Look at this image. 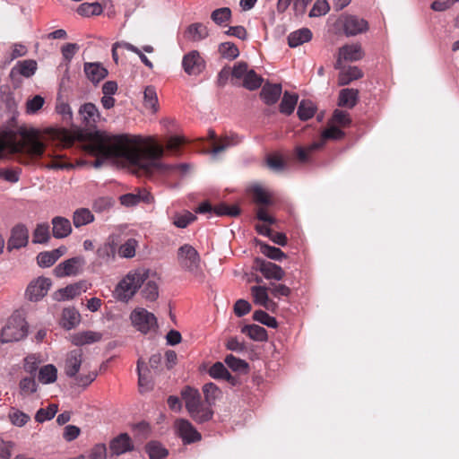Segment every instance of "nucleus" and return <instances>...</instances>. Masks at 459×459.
I'll use <instances>...</instances> for the list:
<instances>
[{
  "mask_svg": "<svg viewBox=\"0 0 459 459\" xmlns=\"http://www.w3.org/2000/svg\"><path fill=\"white\" fill-rule=\"evenodd\" d=\"M91 151L98 159L93 167L100 168L102 160H111L131 168L135 173L150 176L166 173L174 167L162 163L164 147L152 138L139 135H113L98 132L91 143Z\"/></svg>",
  "mask_w": 459,
  "mask_h": 459,
  "instance_id": "1",
  "label": "nucleus"
},
{
  "mask_svg": "<svg viewBox=\"0 0 459 459\" xmlns=\"http://www.w3.org/2000/svg\"><path fill=\"white\" fill-rule=\"evenodd\" d=\"M149 270L136 268L129 271L117 283L115 296L118 300L128 301L137 292L143 282L148 279Z\"/></svg>",
  "mask_w": 459,
  "mask_h": 459,
  "instance_id": "2",
  "label": "nucleus"
},
{
  "mask_svg": "<svg viewBox=\"0 0 459 459\" xmlns=\"http://www.w3.org/2000/svg\"><path fill=\"white\" fill-rule=\"evenodd\" d=\"M181 396L188 413L195 421L202 423L212 418V411L203 406L201 395L197 389L186 386L181 391Z\"/></svg>",
  "mask_w": 459,
  "mask_h": 459,
  "instance_id": "3",
  "label": "nucleus"
},
{
  "mask_svg": "<svg viewBox=\"0 0 459 459\" xmlns=\"http://www.w3.org/2000/svg\"><path fill=\"white\" fill-rule=\"evenodd\" d=\"M178 263L182 270L203 280L204 273L202 268V261L197 250L189 244L181 246L177 254Z\"/></svg>",
  "mask_w": 459,
  "mask_h": 459,
  "instance_id": "4",
  "label": "nucleus"
},
{
  "mask_svg": "<svg viewBox=\"0 0 459 459\" xmlns=\"http://www.w3.org/2000/svg\"><path fill=\"white\" fill-rule=\"evenodd\" d=\"M21 138L14 142L13 150L24 152L31 157H40L44 152V144L39 140V133L33 128H20Z\"/></svg>",
  "mask_w": 459,
  "mask_h": 459,
  "instance_id": "5",
  "label": "nucleus"
},
{
  "mask_svg": "<svg viewBox=\"0 0 459 459\" xmlns=\"http://www.w3.org/2000/svg\"><path fill=\"white\" fill-rule=\"evenodd\" d=\"M27 333L28 325L24 316L21 312L15 311L7 319L1 331L0 342H18L23 339L27 335Z\"/></svg>",
  "mask_w": 459,
  "mask_h": 459,
  "instance_id": "6",
  "label": "nucleus"
},
{
  "mask_svg": "<svg viewBox=\"0 0 459 459\" xmlns=\"http://www.w3.org/2000/svg\"><path fill=\"white\" fill-rule=\"evenodd\" d=\"M232 80L234 83L239 84L249 91L258 89L263 83V78L253 69H249L245 62H238L234 65L231 70Z\"/></svg>",
  "mask_w": 459,
  "mask_h": 459,
  "instance_id": "7",
  "label": "nucleus"
},
{
  "mask_svg": "<svg viewBox=\"0 0 459 459\" xmlns=\"http://www.w3.org/2000/svg\"><path fill=\"white\" fill-rule=\"evenodd\" d=\"M130 320L133 326L144 334L158 329L156 316L143 307L134 308L130 314Z\"/></svg>",
  "mask_w": 459,
  "mask_h": 459,
  "instance_id": "8",
  "label": "nucleus"
},
{
  "mask_svg": "<svg viewBox=\"0 0 459 459\" xmlns=\"http://www.w3.org/2000/svg\"><path fill=\"white\" fill-rule=\"evenodd\" d=\"M336 24L342 28L348 37L363 33L368 29V23L366 20L351 14L341 15L336 21Z\"/></svg>",
  "mask_w": 459,
  "mask_h": 459,
  "instance_id": "9",
  "label": "nucleus"
},
{
  "mask_svg": "<svg viewBox=\"0 0 459 459\" xmlns=\"http://www.w3.org/2000/svg\"><path fill=\"white\" fill-rule=\"evenodd\" d=\"M51 285L52 281L49 278L38 277L29 283L25 295L30 301H39L48 294Z\"/></svg>",
  "mask_w": 459,
  "mask_h": 459,
  "instance_id": "10",
  "label": "nucleus"
},
{
  "mask_svg": "<svg viewBox=\"0 0 459 459\" xmlns=\"http://www.w3.org/2000/svg\"><path fill=\"white\" fill-rule=\"evenodd\" d=\"M85 259L83 256H74L60 263L54 269V273L56 277L63 278L65 276H74L81 273Z\"/></svg>",
  "mask_w": 459,
  "mask_h": 459,
  "instance_id": "11",
  "label": "nucleus"
},
{
  "mask_svg": "<svg viewBox=\"0 0 459 459\" xmlns=\"http://www.w3.org/2000/svg\"><path fill=\"white\" fill-rule=\"evenodd\" d=\"M364 56L363 49L360 44H346L340 48L338 57L334 65L335 69H341L342 61L355 62L362 59Z\"/></svg>",
  "mask_w": 459,
  "mask_h": 459,
  "instance_id": "12",
  "label": "nucleus"
},
{
  "mask_svg": "<svg viewBox=\"0 0 459 459\" xmlns=\"http://www.w3.org/2000/svg\"><path fill=\"white\" fill-rule=\"evenodd\" d=\"M182 67L188 75H198L205 68V62L197 50H192L183 56Z\"/></svg>",
  "mask_w": 459,
  "mask_h": 459,
  "instance_id": "13",
  "label": "nucleus"
},
{
  "mask_svg": "<svg viewBox=\"0 0 459 459\" xmlns=\"http://www.w3.org/2000/svg\"><path fill=\"white\" fill-rule=\"evenodd\" d=\"M175 429L177 434L182 438L184 443H193L201 439V434L194 426L185 419H178L175 421Z\"/></svg>",
  "mask_w": 459,
  "mask_h": 459,
  "instance_id": "14",
  "label": "nucleus"
},
{
  "mask_svg": "<svg viewBox=\"0 0 459 459\" xmlns=\"http://www.w3.org/2000/svg\"><path fill=\"white\" fill-rule=\"evenodd\" d=\"M117 242L115 238L109 237L106 242L100 245L96 255L100 265L109 264L116 260Z\"/></svg>",
  "mask_w": 459,
  "mask_h": 459,
  "instance_id": "15",
  "label": "nucleus"
},
{
  "mask_svg": "<svg viewBox=\"0 0 459 459\" xmlns=\"http://www.w3.org/2000/svg\"><path fill=\"white\" fill-rule=\"evenodd\" d=\"M83 360V352L81 349H75L66 354L64 370L67 377H75L80 371Z\"/></svg>",
  "mask_w": 459,
  "mask_h": 459,
  "instance_id": "16",
  "label": "nucleus"
},
{
  "mask_svg": "<svg viewBox=\"0 0 459 459\" xmlns=\"http://www.w3.org/2000/svg\"><path fill=\"white\" fill-rule=\"evenodd\" d=\"M256 264L259 272L268 280L281 281L285 276L283 269L276 264L257 259Z\"/></svg>",
  "mask_w": 459,
  "mask_h": 459,
  "instance_id": "17",
  "label": "nucleus"
},
{
  "mask_svg": "<svg viewBox=\"0 0 459 459\" xmlns=\"http://www.w3.org/2000/svg\"><path fill=\"white\" fill-rule=\"evenodd\" d=\"M29 241V230L24 225H17L13 230L8 240L9 249H19L25 247Z\"/></svg>",
  "mask_w": 459,
  "mask_h": 459,
  "instance_id": "18",
  "label": "nucleus"
},
{
  "mask_svg": "<svg viewBox=\"0 0 459 459\" xmlns=\"http://www.w3.org/2000/svg\"><path fill=\"white\" fill-rule=\"evenodd\" d=\"M86 290V283L84 281H79L56 291L54 293V299L58 301L71 299L85 292Z\"/></svg>",
  "mask_w": 459,
  "mask_h": 459,
  "instance_id": "19",
  "label": "nucleus"
},
{
  "mask_svg": "<svg viewBox=\"0 0 459 459\" xmlns=\"http://www.w3.org/2000/svg\"><path fill=\"white\" fill-rule=\"evenodd\" d=\"M86 77L94 84L99 83L108 75V70L98 62H86L83 65Z\"/></svg>",
  "mask_w": 459,
  "mask_h": 459,
  "instance_id": "20",
  "label": "nucleus"
},
{
  "mask_svg": "<svg viewBox=\"0 0 459 459\" xmlns=\"http://www.w3.org/2000/svg\"><path fill=\"white\" fill-rule=\"evenodd\" d=\"M65 253L66 247L64 246L51 251L41 252L37 255V263L39 267H50Z\"/></svg>",
  "mask_w": 459,
  "mask_h": 459,
  "instance_id": "21",
  "label": "nucleus"
},
{
  "mask_svg": "<svg viewBox=\"0 0 459 459\" xmlns=\"http://www.w3.org/2000/svg\"><path fill=\"white\" fill-rule=\"evenodd\" d=\"M209 36L208 28L201 23L195 22L186 27L184 37L191 42H199L205 39Z\"/></svg>",
  "mask_w": 459,
  "mask_h": 459,
  "instance_id": "22",
  "label": "nucleus"
},
{
  "mask_svg": "<svg viewBox=\"0 0 459 459\" xmlns=\"http://www.w3.org/2000/svg\"><path fill=\"white\" fill-rule=\"evenodd\" d=\"M102 333L96 331H82L71 335L70 340L76 346L92 344L101 341Z\"/></svg>",
  "mask_w": 459,
  "mask_h": 459,
  "instance_id": "23",
  "label": "nucleus"
},
{
  "mask_svg": "<svg viewBox=\"0 0 459 459\" xmlns=\"http://www.w3.org/2000/svg\"><path fill=\"white\" fill-rule=\"evenodd\" d=\"M120 202L125 206H133L141 202L151 204L153 202V196L146 189H142L136 194L130 193L121 195Z\"/></svg>",
  "mask_w": 459,
  "mask_h": 459,
  "instance_id": "24",
  "label": "nucleus"
},
{
  "mask_svg": "<svg viewBox=\"0 0 459 459\" xmlns=\"http://www.w3.org/2000/svg\"><path fill=\"white\" fill-rule=\"evenodd\" d=\"M112 455H120L134 449V445L129 436L126 433L115 437L109 445Z\"/></svg>",
  "mask_w": 459,
  "mask_h": 459,
  "instance_id": "25",
  "label": "nucleus"
},
{
  "mask_svg": "<svg viewBox=\"0 0 459 459\" xmlns=\"http://www.w3.org/2000/svg\"><path fill=\"white\" fill-rule=\"evenodd\" d=\"M240 142V137L234 134L230 135L226 134L219 138L217 141L212 143V150L211 152L212 157L215 158L219 153L238 144Z\"/></svg>",
  "mask_w": 459,
  "mask_h": 459,
  "instance_id": "26",
  "label": "nucleus"
},
{
  "mask_svg": "<svg viewBox=\"0 0 459 459\" xmlns=\"http://www.w3.org/2000/svg\"><path fill=\"white\" fill-rule=\"evenodd\" d=\"M53 236L56 238H64L72 232V225L68 219L61 216L54 217L51 221Z\"/></svg>",
  "mask_w": 459,
  "mask_h": 459,
  "instance_id": "27",
  "label": "nucleus"
},
{
  "mask_svg": "<svg viewBox=\"0 0 459 459\" xmlns=\"http://www.w3.org/2000/svg\"><path fill=\"white\" fill-rule=\"evenodd\" d=\"M251 293L255 304L262 306L268 310H273L276 307V304L269 299L266 287L253 286L251 288Z\"/></svg>",
  "mask_w": 459,
  "mask_h": 459,
  "instance_id": "28",
  "label": "nucleus"
},
{
  "mask_svg": "<svg viewBox=\"0 0 459 459\" xmlns=\"http://www.w3.org/2000/svg\"><path fill=\"white\" fill-rule=\"evenodd\" d=\"M79 114L87 126H94L100 121V114L97 107L92 103H85L81 106Z\"/></svg>",
  "mask_w": 459,
  "mask_h": 459,
  "instance_id": "29",
  "label": "nucleus"
},
{
  "mask_svg": "<svg viewBox=\"0 0 459 459\" xmlns=\"http://www.w3.org/2000/svg\"><path fill=\"white\" fill-rule=\"evenodd\" d=\"M338 76V84L341 86L347 85L354 80H358L363 76L362 71L358 66L342 67L341 65Z\"/></svg>",
  "mask_w": 459,
  "mask_h": 459,
  "instance_id": "30",
  "label": "nucleus"
},
{
  "mask_svg": "<svg viewBox=\"0 0 459 459\" xmlns=\"http://www.w3.org/2000/svg\"><path fill=\"white\" fill-rule=\"evenodd\" d=\"M37 70V63L34 60L27 59L18 62L11 70V76L21 74L26 78L31 77Z\"/></svg>",
  "mask_w": 459,
  "mask_h": 459,
  "instance_id": "31",
  "label": "nucleus"
},
{
  "mask_svg": "<svg viewBox=\"0 0 459 459\" xmlns=\"http://www.w3.org/2000/svg\"><path fill=\"white\" fill-rule=\"evenodd\" d=\"M281 94V84H270L266 83L264 85L260 96L262 100L267 104L272 105L277 102Z\"/></svg>",
  "mask_w": 459,
  "mask_h": 459,
  "instance_id": "32",
  "label": "nucleus"
},
{
  "mask_svg": "<svg viewBox=\"0 0 459 459\" xmlns=\"http://www.w3.org/2000/svg\"><path fill=\"white\" fill-rule=\"evenodd\" d=\"M81 316L74 307L65 308L62 312L60 325L66 330H71L79 325Z\"/></svg>",
  "mask_w": 459,
  "mask_h": 459,
  "instance_id": "33",
  "label": "nucleus"
},
{
  "mask_svg": "<svg viewBox=\"0 0 459 459\" xmlns=\"http://www.w3.org/2000/svg\"><path fill=\"white\" fill-rule=\"evenodd\" d=\"M312 39V32L307 28H302L291 32L288 36V43L290 48L299 47Z\"/></svg>",
  "mask_w": 459,
  "mask_h": 459,
  "instance_id": "34",
  "label": "nucleus"
},
{
  "mask_svg": "<svg viewBox=\"0 0 459 459\" xmlns=\"http://www.w3.org/2000/svg\"><path fill=\"white\" fill-rule=\"evenodd\" d=\"M137 371L139 377L138 384L140 391L143 393L151 390L152 387V383L149 375L150 371L144 365V362L141 359H139L137 363Z\"/></svg>",
  "mask_w": 459,
  "mask_h": 459,
  "instance_id": "35",
  "label": "nucleus"
},
{
  "mask_svg": "<svg viewBox=\"0 0 459 459\" xmlns=\"http://www.w3.org/2000/svg\"><path fill=\"white\" fill-rule=\"evenodd\" d=\"M142 286V295L145 299L153 301L158 298V283L156 281V278L153 275L151 276L149 273L148 279L143 282Z\"/></svg>",
  "mask_w": 459,
  "mask_h": 459,
  "instance_id": "36",
  "label": "nucleus"
},
{
  "mask_svg": "<svg viewBox=\"0 0 459 459\" xmlns=\"http://www.w3.org/2000/svg\"><path fill=\"white\" fill-rule=\"evenodd\" d=\"M143 105L152 113H156L159 108L158 96L154 87L147 86L143 91Z\"/></svg>",
  "mask_w": 459,
  "mask_h": 459,
  "instance_id": "37",
  "label": "nucleus"
},
{
  "mask_svg": "<svg viewBox=\"0 0 459 459\" xmlns=\"http://www.w3.org/2000/svg\"><path fill=\"white\" fill-rule=\"evenodd\" d=\"M57 369L52 364L43 366L39 370L38 379L43 385L52 384L56 381Z\"/></svg>",
  "mask_w": 459,
  "mask_h": 459,
  "instance_id": "38",
  "label": "nucleus"
},
{
  "mask_svg": "<svg viewBox=\"0 0 459 459\" xmlns=\"http://www.w3.org/2000/svg\"><path fill=\"white\" fill-rule=\"evenodd\" d=\"M359 91L355 89H343L339 94V106L353 108L358 101Z\"/></svg>",
  "mask_w": 459,
  "mask_h": 459,
  "instance_id": "39",
  "label": "nucleus"
},
{
  "mask_svg": "<svg viewBox=\"0 0 459 459\" xmlns=\"http://www.w3.org/2000/svg\"><path fill=\"white\" fill-rule=\"evenodd\" d=\"M94 221L91 212L85 208H81L74 212L73 222L75 228L89 224Z\"/></svg>",
  "mask_w": 459,
  "mask_h": 459,
  "instance_id": "40",
  "label": "nucleus"
},
{
  "mask_svg": "<svg viewBox=\"0 0 459 459\" xmlns=\"http://www.w3.org/2000/svg\"><path fill=\"white\" fill-rule=\"evenodd\" d=\"M8 419L13 426L22 428L29 422L30 417L18 408L12 407L8 412Z\"/></svg>",
  "mask_w": 459,
  "mask_h": 459,
  "instance_id": "41",
  "label": "nucleus"
},
{
  "mask_svg": "<svg viewBox=\"0 0 459 459\" xmlns=\"http://www.w3.org/2000/svg\"><path fill=\"white\" fill-rule=\"evenodd\" d=\"M298 100L299 96L297 94L286 91L280 104V111L285 115H290L294 111Z\"/></svg>",
  "mask_w": 459,
  "mask_h": 459,
  "instance_id": "42",
  "label": "nucleus"
},
{
  "mask_svg": "<svg viewBox=\"0 0 459 459\" xmlns=\"http://www.w3.org/2000/svg\"><path fill=\"white\" fill-rule=\"evenodd\" d=\"M242 333L247 334L252 340L262 342L266 340V330L257 325H246L242 329Z\"/></svg>",
  "mask_w": 459,
  "mask_h": 459,
  "instance_id": "43",
  "label": "nucleus"
},
{
  "mask_svg": "<svg viewBox=\"0 0 459 459\" xmlns=\"http://www.w3.org/2000/svg\"><path fill=\"white\" fill-rule=\"evenodd\" d=\"M137 247V240L134 238H129L118 247V255L123 258H133L135 255Z\"/></svg>",
  "mask_w": 459,
  "mask_h": 459,
  "instance_id": "44",
  "label": "nucleus"
},
{
  "mask_svg": "<svg viewBox=\"0 0 459 459\" xmlns=\"http://www.w3.org/2000/svg\"><path fill=\"white\" fill-rule=\"evenodd\" d=\"M206 403L211 406L221 397V390L213 383H207L203 386Z\"/></svg>",
  "mask_w": 459,
  "mask_h": 459,
  "instance_id": "45",
  "label": "nucleus"
},
{
  "mask_svg": "<svg viewBox=\"0 0 459 459\" xmlns=\"http://www.w3.org/2000/svg\"><path fill=\"white\" fill-rule=\"evenodd\" d=\"M253 197L256 204L269 205L272 204L270 193L261 186H254L252 187Z\"/></svg>",
  "mask_w": 459,
  "mask_h": 459,
  "instance_id": "46",
  "label": "nucleus"
},
{
  "mask_svg": "<svg viewBox=\"0 0 459 459\" xmlns=\"http://www.w3.org/2000/svg\"><path fill=\"white\" fill-rule=\"evenodd\" d=\"M102 6L100 3H83L79 5L77 12L82 16L99 15L102 13Z\"/></svg>",
  "mask_w": 459,
  "mask_h": 459,
  "instance_id": "47",
  "label": "nucleus"
},
{
  "mask_svg": "<svg viewBox=\"0 0 459 459\" xmlns=\"http://www.w3.org/2000/svg\"><path fill=\"white\" fill-rule=\"evenodd\" d=\"M50 238L49 226L47 223L38 224L33 232V243H47Z\"/></svg>",
  "mask_w": 459,
  "mask_h": 459,
  "instance_id": "48",
  "label": "nucleus"
},
{
  "mask_svg": "<svg viewBox=\"0 0 459 459\" xmlns=\"http://www.w3.org/2000/svg\"><path fill=\"white\" fill-rule=\"evenodd\" d=\"M146 452L150 459H162L167 456L168 451L158 442H150L146 446Z\"/></svg>",
  "mask_w": 459,
  "mask_h": 459,
  "instance_id": "49",
  "label": "nucleus"
},
{
  "mask_svg": "<svg viewBox=\"0 0 459 459\" xmlns=\"http://www.w3.org/2000/svg\"><path fill=\"white\" fill-rule=\"evenodd\" d=\"M316 112L315 105L309 100H302L298 108V116L301 120L311 118Z\"/></svg>",
  "mask_w": 459,
  "mask_h": 459,
  "instance_id": "50",
  "label": "nucleus"
},
{
  "mask_svg": "<svg viewBox=\"0 0 459 459\" xmlns=\"http://www.w3.org/2000/svg\"><path fill=\"white\" fill-rule=\"evenodd\" d=\"M231 17V11L228 7H221L214 10L211 14V19L217 25H224L227 22L230 21Z\"/></svg>",
  "mask_w": 459,
  "mask_h": 459,
  "instance_id": "51",
  "label": "nucleus"
},
{
  "mask_svg": "<svg viewBox=\"0 0 459 459\" xmlns=\"http://www.w3.org/2000/svg\"><path fill=\"white\" fill-rule=\"evenodd\" d=\"M57 410H58V407L56 404H55V403L49 404L47 408H41L37 411V413L35 415V420L40 423H42L46 420H49L52 418H54V416L57 412Z\"/></svg>",
  "mask_w": 459,
  "mask_h": 459,
  "instance_id": "52",
  "label": "nucleus"
},
{
  "mask_svg": "<svg viewBox=\"0 0 459 459\" xmlns=\"http://www.w3.org/2000/svg\"><path fill=\"white\" fill-rule=\"evenodd\" d=\"M260 249L264 255L273 260L281 261L286 256L280 248L264 243H260Z\"/></svg>",
  "mask_w": 459,
  "mask_h": 459,
  "instance_id": "53",
  "label": "nucleus"
},
{
  "mask_svg": "<svg viewBox=\"0 0 459 459\" xmlns=\"http://www.w3.org/2000/svg\"><path fill=\"white\" fill-rule=\"evenodd\" d=\"M324 143H325L324 140L321 139L318 142H315V143L309 144L306 148L298 147L297 148V155H298L299 160L302 162L307 161L308 159L309 153L321 148L324 145Z\"/></svg>",
  "mask_w": 459,
  "mask_h": 459,
  "instance_id": "54",
  "label": "nucleus"
},
{
  "mask_svg": "<svg viewBox=\"0 0 459 459\" xmlns=\"http://www.w3.org/2000/svg\"><path fill=\"white\" fill-rule=\"evenodd\" d=\"M209 375L215 379H230L231 377L221 362L214 363L209 369Z\"/></svg>",
  "mask_w": 459,
  "mask_h": 459,
  "instance_id": "55",
  "label": "nucleus"
},
{
  "mask_svg": "<svg viewBox=\"0 0 459 459\" xmlns=\"http://www.w3.org/2000/svg\"><path fill=\"white\" fill-rule=\"evenodd\" d=\"M45 100L40 95H35L26 101V113L33 115L37 113L44 105Z\"/></svg>",
  "mask_w": 459,
  "mask_h": 459,
  "instance_id": "56",
  "label": "nucleus"
},
{
  "mask_svg": "<svg viewBox=\"0 0 459 459\" xmlns=\"http://www.w3.org/2000/svg\"><path fill=\"white\" fill-rule=\"evenodd\" d=\"M195 220V216L194 214L189 212H185L173 216V224L178 228L184 229Z\"/></svg>",
  "mask_w": 459,
  "mask_h": 459,
  "instance_id": "57",
  "label": "nucleus"
},
{
  "mask_svg": "<svg viewBox=\"0 0 459 459\" xmlns=\"http://www.w3.org/2000/svg\"><path fill=\"white\" fill-rule=\"evenodd\" d=\"M219 51L222 56L230 59H234L239 55L237 46L231 42L221 43L219 47Z\"/></svg>",
  "mask_w": 459,
  "mask_h": 459,
  "instance_id": "58",
  "label": "nucleus"
},
{
  "mask_svg": "<svg viewBox=\"0 0 459 459\" xmlns=\"http://www.w3.org/2000/svg\"><path fill=\"white\" fill-rule=\"evenodd\" d=\"M330 10L327 0H316L312 9L309 12V17H319L326 14Z\"/></svg>",
  "mask_w": 459,
  "mask_h": 459,
  "instance_id": "59",
  "label": "nucleus"
},
{
  "mask_svg": "<svg viewBox=\"0 0 459 459\" xmlns=\"http://www.w3.org/2000/svg\"><path fill=\"white\" fill-rule=\"evenodd\" d=\"M253 317L255 321L271 328H276L278 325L276 319L263 310L255 311Z\"/></svg>",
  "mask_w": 459,
  "mask_h": 459,
  "instance_id": "60",
  "label": "nucleus"
},
{
  "mask_svg": "<svg viewBox=\"0 0 459 459\" xmlns=\"http://www.w3.org/2000/svg\"><path fill=\"white\" fill-rule=\"evenodd\" d=\"M213 212L218 216L228 215L236 217L240 213V210L236 205L229 206L225 204H221L213 208Z\"/></svg>",
  "mask_w": 459,
  "mask_h": 459,
  "instance_id": "61",
  "label": "nucleus"
},
{
  "mask_svg": "<svg viewBox=\"0 0 459 459\" xmlns=\"http://www.w3.org/2000/svg\"><path fill=\"white\" fill-rule=\"evenodd\" d=\"M225 363L229 368H230L234 371L246 370L248 367L247 363L245 360L236 358L231 354L228 355L225 358Z\"/></svg>",
  "mask_w": 459,
  "mask_h": 459,
  "instance_id": "62",
  "label": "nucleus"
},
{
  "mask_svg": "<svg viewBox=\"0 0 459 459\" xmlns=\"http://www.w3.org/2000/svg\"><path fill=\"white\" fill-rule=\"evenodd\" d=\"M20 389L22 394L29 395L37 391V384L32 377H24L20 382Z\"/></svg>",
  "mask_w": 459,
  "mask_h": 459,
  "instance_id": "63",
  "label": "nucleus"
},
{
  "mask_svg": "<svg viewBox=\"0 0 459 459\" xmlns=\"http://www.w3.org/2000/svg\"><path fill=\"white\" fill-rule=\"evenodd\" d=\"M88 459H107V448L104 444H98L90 451Z\"/></svg>",
  "mask_w": 459,
  "mask_h": 459,
  "instance_id": "64",
  "label": "nucleus"
}]
</instances>
